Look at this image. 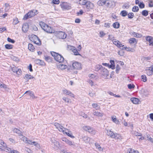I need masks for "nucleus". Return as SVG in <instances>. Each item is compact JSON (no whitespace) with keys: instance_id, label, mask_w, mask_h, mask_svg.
<instances>
[{"instance_id":"f257e3e1","label":"nucleus","mask_w":153,"mask_h":153,"mask_svg":"<svg viewBox=\"0 0 153 153\" xmlns=\"http://www.w3.org/2000/svg\"><path fill=\"white\" fill-rule=\"evenodd\" d=\"M39 25L42 29L47 33H54V30L52 28L44 22H40Z\"/></svg>"},{"instance_id":"f03ea898","label":"nucleus","mask_w":153,"mask_h":153,"mask_svg":"<svg viewBox=\"0 0 153 153\" xmlns=\"http://www.w3.org/2000/svg\"><path fill=\"white\" fill-rule=\"evenodd\" d=\"M51 54L55 60L59 63H62L64 61V59L60 54L54 52H51Z\"/></svg>"},{"instance_id":"7ed1b4c3","label":"nucleus","mask_w":153,"mask_h":153,"mask_svg":"<svg viewBox=\"0 0 153 153\" xmlns=\"http://www.w3.org/2000/svg\"><path fill=\"white\" fill-rule=\"evenodd\" d=\"M107 134L110 136L111 137L114 138L117 140L121 139L122 138L120 135L117 133L114 134V132L110 130H107Z\"/></svg>"},{"instance_id":"20e7f679","label":"nucleus","mask_w":153,"mask_h":153,"mask_svg":"<svg viewBox=\"0 0 153 153\" xmlns=\"http://www.w3.org/2000/svg\"><path fill=\"white\" fill-rule=\"evenodd\" d=\"M37 12V10H33L29 12L24 16L23 19L25 20L33 16L36 15Z\"/></svg>"},{"instance_id":"39448f33","label":"nucleus","mask_w":153,"mask_h":153,"mask_svg":"<svg viewBox=\"0 0 153 153\" xmlns=\"http://www.w3.org/2000/svg\"><path fill=\"white\" fill-rule=\"evenodd\" d=\"M30 39L31 41L36 44L39 45L41 44V42L40 39L36 35H32L30 38Z\"/></svg>"},{"instance_id":"423d86ee","label":"nucleus","mask_w":153,"mask_h":153,"mask_svg":"<svg viewBox=\"0 0 153 153\" xmlns=\"http://www.w3.org/2000/svg\"><path fill=\"white\" fill-rule=\"evenodd\" d=\"M60 5L63 10H68L71 8L70 4L67 2H62L60 3Z\"/></svg>"},{"instance_id":"0eeeda50","label":"nucleus","mask_w":153,"mask_h":153,"mask_svg":"<svg viewBox=\"0 0 153 153\" xmlns=\"http://www.w3.org/2000/svg\"><path fill=\"white\" fill-rule=\"evenodd\" d=\"M83 128L84 130L88 131L91 134H95L96 133V131L90 126H84Z\"/></svg>"},{"instance_id":"6e6552de","label":"nucleus","mask_w":153,"mask_h":153,"mask_svg":"<svg viewBox=\"0 0 153 153\" xmlns=\"http://www.w3.org/2000/svg\"><path fill=\"white\" fill-rule=\"evenodd\" d=\"M51 141L52 143V145H54L53 147L56 149H59L60 146L59 144V143L56 141L54 138H52L51 139Z\"/></svg>"},{"instance_id":"1a4fd4ad","label":"nucleus","mask_w":153,"mask_h":153,"mask_svg":"<svg viewBox=\"0 0 153 153\" xmlns=\"http://www.w3.org/2000/svg\"><path fill=\"white\" fill-rule=\"evenodd\" d=\"M72 65L74 69L79 70L82 69L81 64L78 62H74L72 63Z\"/></svg>"},{"instance_id":"9d476101","label":"nucleus","mask_w":153,"mask_h":153,"mask_svg":"<svg viewBox=\"0 0 153 153\" xmlns=\"http://www.w3.org/2000/svg\"><path fill=\"white\" fill-rule=\"evenodd\" d=\"M56 36L60 39H65L66 37V34L63 32L59 31L56 34Z\"/></svg>"},{"instance_id":"9b49d317","label":"nucleus","mask_w":153,"mask_h":153,"mask_svg":"<svg viewBox=\"0 0 153 153\" xmlns=\"http://www.w3.org/2000/svg\"><path fill=\"white\" fill-rule=\"evenodd\" d=\"M94 5L93 3L89 1H87L84 8L90 10L93 8Z\"/></svg>"},{"instance_id":"f8f14e48","label":"nucleus","mask_w":153,"mask_h":153,"mask_svg":"<svg viewBox=\"0 0 153 153\" xmlns=\"http://www.w3.org/2000/svg\"><path fill=\"white\" fill-rule=\"evenodd\" d=\"M54 125L56 128L58 129L60 131L62 132L63 133L64 132L65 128H64L62 126L60 125V124L55 123H54Z\"/></svg>"},{"instance_id":"ddd939ff","label":"nucleus","mask_w":153,"mask_h":153,"mask_svg":"<svg viewBox=\"0 0 153 153\" xmlns=\"http://www.w3.org/2000/svg\"><path fill=\"white\" fill-rule=\"evenodd\" d=\"M64 94H65L69 95L73 98L75 97V95L72 93L71 91L67 89H65L63 90Z\"/></svg>"},{"instance_id":"4468645a","label":"nucleus","mask_w":153,"mask_h":153,"mask_svg":"<svg viewBox=\"0 0 153 153\" xmlns=\"http://www.w3.org/2000/svg\"><path fill=\"white\" fill-rule=\"evenodd\" d=\"M22 140H23L25 143H28L29 144L31 145L33 141L32 140H28V138L25 137V136L23 137L22 138Z\"/></svg>"},{"instance_id":"2eb2a0df","label":"nucleus","mask_w":153,"mask_h":153,"mask_svg":"<svg viewBox=\"0 0 153 153\" xmlns=\"http://www.w3.org/2000/svg\"><path fill=\"white\" fill-rule=\"evenodd\" d=\"M147 41L149 42L150 45L153 46V38L151 36H147L146 37Z\"/></svg>"},{"instance_id":"dca6fc26","label":"nucleus","mask_w":153,"mask_h":153,"mask_svg":"<svg viewBox=\"0 0 153 153\" xmlns=\"http://www.w3.org/2000/svg\"><path fill=\"white\" fill-rule=\"evenodd\" d=\"M29 29V26L27 23L24 24L22 27V30L24 33L27 32Z\"/></svg>"},{"instance_id":"f3484780","label":"nucleus","mask_w":153,"mask_h":153,"mask_svg":"<svg viewBox=\"0 0 153 153\" xmlns=\"http://www.w3.org/2000/svg\"><path fill=\"white\" fill-rule=\"evenodd\" d=\"M101 73L102 75L106 76H108L109 74L108 70L105 68H103L102 70Z\"/></svg>"},{"instance_id":"a211bd4d","label":"nucleus","mask_w":153,"mask_h":153,"mask_svg":"<svg viewBox=\"0 0 153 153\" xmlns=\"http://www.w3.org/2000/svg\"><path fill=\"white\" fill-rule=\"evenodd\" d=\"M114 2L112 1L106 0L105 5L108 7H110L113 5Z\"/></svg>"},{"instance_id":"6ab92c4d","label":"nucleus","mask_w":153,"mask_h":153,"mask_svg":"<svg viewBox=\"0 0 153 153\" xmlns=\"http://www.w3.org/2000/svg\"><path fill=\"white\" fill-rule=\"evenodd\" d=\"M130 100L133 103L135 104H138L139 101V99L136 98H131Z\"/></svg>"},{"instance_id":"aec40b11","label":"nucleus","mask_w":153,"mask_h":153,"mask_svg":"<svg viewBox=\"0 0 153 153\" xmlns=\"http://www.w3.org/2000/svg\"><path fill=\"white\" fill-rule=\"evenodd\" d=\"M57 67L58 68L61 69V70H64L66 69L67 68V66L65 65L60 64L57 65Z\"/></svg>"},{"instance_id":"412c9836","label":"nucleus","mask_w":153,"mask_h":153,"mask_svg":"<svg viewBox=\"0 0 153 153\" xmlns=\"http://www.w3.org/2000/svg\"><path fill=\"white\" fill-rule=\"evenodd\" d=\"M103 113L98 111H94L93 113V114L95 116L102 117L103 115Z\"/></svg>"},{"instance_id":"4be33fe9","label":"nucleus","mask_w":153,"mask_h":153,"mask_svg":"<svg viewBox=\"0 0 153 153\" xmlns=\"http://www.w3.org/2000/svg\"><path fill=\"white\" fill-rule=\"evenodd\" d=\"M82 139L85 143H88L90 140V138L87 136L82 137Z\"/></svg>"},{"instance_id":"5701e85b","label":"nucleus","mask_w":153,"mask_h":153,"mask_svg":"<svg viewBox=\"0 0 153 153\" xmlns=\"http://www.w3.org/2000/svg\"><path fill=\"white\" fill-rule=\"evenodd\" d=\"M106 0H100L97 2V4L99 6H102L105 4Z\"/></svg>"},{"instance_id":"b1692460","label":"nucleus","mask_w":153,"mask_h":153,"mask_svg":"<svg viewBox=\"0 0 153 153\" xmlns=\"http://www.w3.org/2000/svg\"><path fill=\"white\" fill-rule=\"evenodd\" d=\"M110 62L111 63V65H109L108 67L109 68H111L112 69H114L115 68V66L114 65V60H111Z\"/></svg>"},{"instance_id":"393cba45","label":"nucleus","mask_w":153,"mask_h":153,"mask_svg":"<svg viewBox=\"0 0 153 153\" xmlns=\"http://www.w3.org/2000/svg\"><path fill=\"white\" fill-rule=\"evenodd\" d=\"M34 62L36 64H38L41 65H43L44 63L43 61L39 59L35 60H34Z\"/></svg>"},{"instance_id":"a878e982","label":"nucleus","mask_w":153,"mask_h":153,"mask_svg":"<svg viewBox=\"0 0 153 153\" xmlns=\"http://www.w3.org/2000/svg\"><path fill=\"white\" fill-rule=\"evenodd\" d=\"M28 49L31 51H33L35 49L34 46L31 44H29L28 45Z\"/></svg>"},{"instance_id":"bb28decb","label":"nucleus","mask_w":153,"mask_h":153,"mask_svg":"<svg viewBox=\"0 0 153 153\" xmlns=\"http://www.w3.org/2000/svg\"><path fill=\"white\" fill-rule=\"evenodd\" d=\"M132 34L133 36L136 37L140 38L142 36V35L141 34L134 32H132Z\"/></svg>"},{"instance_id":"cd10ccee","label":"nucleus","mask_w":153,"mask_h":153,"mask_svg":"<svg viewBox=\"0 0 153 153\" xmlns=\"http://www.w3.org/2000/svg\"><path fill=\"white\" fill-rule=\"evenodd\" d=\"M128 14V12L125 10H123L121 11L120 13V15L123 17H125Z\"/></svg>"},{"instance_id":"c85d7f7f","label":"nucleus","mask_w":153,"mask_h":153,"mask_svg":"<svg viewBox=\"0 0 153 153\" xmlns=\"http://www.w3.org/2000/svg\"><path fill=\"white\" fill-rule=\"evenodd\" d=\"M62 99L65 102L67 103H71L70 100L67 97H64L62 98Z\"/></svg>"},{"instance_id":"c756f323","label":"nucleus","mask_w":153,"mask_h":153,"mask_svg":"<svg viewBox=\"0 0 153 153\" xmlns=\"http://www.w3.org/2000/svg\"><path fill=\"white\" fill-rule=\"evenodd\" d=\"M120 24L118 22H116L113 24V26L115 28H118L119 27Z\"/></svg>"},{"instance_id":"7c9ffc66","label":"nucleus","mask_w":153,"mask_h":153,"mask_svg":"<svg viewBox=\"0 0 153 153\" xmlns=\"http://www.w3.org/2000/svg\"><path fill=\"white\" fill-rule=\"evenodd\" d=\"M118 47L122 50L126 49L127 48L124 45H123L122 44H121L120 42V43L119 44Z\"/></svg>"},{"instance_id":"2f4dec72","label":"nucleus","mask_w":153,"mask_h":153,"mask_svg":"<svg viewBox=\"0 0 153 153\" xmlns=\"http://www.w3.org/2000/svg\"><path fill=\"white\" fill-rule=\"evenodd\" d=\"M34 78L33 76H32L30 75L26 74L25 76L24 77L25 79H33Z\"/></svg>"},{"instance_id":"473e14b6","label":"nucleus","mask_w":153,"mask_h":153,"mask_svg":"<svg viewBox=\"0 0 153 153\" xmlns=\"http://www.w3.org/2000/svg\"><path fill=\"white\" fill-rule=\"evenodd\" d=\"M92 105L94 108H96V110H99L100 108L98 105L97 103H93Z\"/></svg>"},{"instance_id":"72a5a7b5","label":"nucleus","mask_w":153,"mask_h":153,"mask_svg":"<svg viewBox=\"0 0 153 153\" xmlns=\"http://www.w3.org/2000/svg\"><path fill=\"white\" fill-rule=\"evenodd\" d=\"M72 51L74 53V55H79L80 56H81V55L79 53L77 50L76 49H75L74 48L72 50Z\"/></svg>"},{"instance_id":"f704fd0d","label":"nucleus","mask_w":153,"mask_h":153,"mask_svg":"<svg viewBox=\"0 0 153 153\" xmlns=\"http://www.w3.org/2000/svg\"><path fill=\"white\" fill-rule=\"evenodd\" d=\"M87 1L86 0H79V2L80 4L83 5L85 7Z\"/></svg>"},{"instance_id":"c9c22d12","label":"nucleus","mask_w":153,"mask_h":153,"mask_svg":"<svg viewBox=\"0 0 153 153\" xmlns=\"http://www.w3.org/2000/svg\"><path fill=\"white\" fill-rule=\"evenodd\" d=\"M5 48L8 49H12L13 46L10 44H6L5 46Z\"/></svg>"},{"instance_id":"e433bc0d","label":"nucleus","mask_w":153,"mask_h":153,"mask_svg":"<svg viewBox=\"0 0 153 153\" xmlns=\"http://www.w3.org/2000/svg\"><path fill=\"white\" fill-rule=\"evenodd\" d=\"M5 11L7 12L10 8V5L9 4L5 3Z\"/></svg>"},{"instance_id":"4c0bfd02","label":"nucleus","mask_w":153,"mask_h":153,"mask_svg":"<svg viewBox=\"0 0 153 153\" xmlns=\"http://www.w3.org/2000/svg\"><path fill=\"white\" fill-rule=\"evenodd\" d=\"M113 42L114 44L117 46V47L118 46L119 43L120 42L119 41L115 39H113Z\"/></svg>"},{"instance_id":"58836bf2","label":"nucleus","mask_w":153,"mask_h":153,"mask_svg":"<svg viewBox=\"0 0 153 153\" xmlns=\"http://www.w3.org/2000/svg\"><path fill=\"white\" fill-rule=\"evenodd\" d=\"M142 15L145 16H147L148 14V11L146 10H143L142 12Z\"/></svg>"},{"instance_id":"ea45409f","label":"nucleus","mask_w":153,"mask_h":153,"mask_svg":"<svg viewBox=\"0 0 153 153\" xmlns=\"http://www.w3.org/2000/svg\"><path fill=\"white\" fill-rule=\"evenodd\" d=\"M139 9L138 6H135L133 7L132 11L134 12H137L139 10Z\"/></svg>"},{"instance_id":"a19ab883","label":"nucleus","mask_w":153,"mask_h":153,"mask_svg":"<svg viewBox=\"0 0 153 153\" xmlns=\"http://www.w3.org/2000/svg\"><path fill=\"white\" fill-rule=\"evenodd\" d=\"M79 115L80 116H81L85 118H87L88 117L87 115L84 112H80L79 113Z\"/></svg>"},{"instance_id":"79ce46f5","label":"nucleus","mask_w":153,"mask_h":153,"mask_svg":"<svg viewBox=\"0 0 153 153\" xmlns=\"http://www.w3.org/2000/svg\"><path fill=\"white\" fill-rule=\"evenodd\" d=\"M129 42L130 44L134 43L135 42H137L136 41V39L135 38H130L129 39Z\"/></svg>"},{"instance_id":"37998d69","label":"nucleus","mask_w":153,"mask_h":153,"mask_svg":"<svg viewBox=\"0 0 153 153\" xmlns=\"http://www.w3.org/2000/svg\"><path fill=\"white\" fill-rule=\"evenodd\" d=\"M111 118L113 122L116 124H118V123L119 122V120L117 119L116 117H112Z\"/></svg>"},{"instance_id":"c03bdc74","label":"nucleus","mask_w":153,"mask_h":153,"mask_svg":"<svg viewBox=\"0 0 153 153\" xmlns=\"http://www.w3.org/2000/svg\"><path fill=\"white\" fill-rule=\"evenodd\" d=\"M128 18L129 19H132L134 16V14L132 13H130L127 14Z\"/></svg>"},{"instance_id":"a18cd8bd","label":"nucleus","mask_w":153,"mask_h":153,"mask_svg":"<svg viewBox=\"0 0 153 153\" xmlns=\"http://www.w3.org/2000/svg\"><path fill=\"white\" fill-rule=\"evenodd\" d=\"M129 7L130 5H128V4L127 3H125L122 6V8L123 9H127Z\"/></svg>"},{"instance_id":"49530a36","label":"nucleus","mask_w":153,"mask_h":153,"mask_svg":"<svg viewBox=\"0 0 153 153\" xmlns=\"http://www.w3.org/2000/svg\"><path fill=\"white\" fill-rule=\"evenodd\" d=\"M103 68V67L101 65H97L96 66V69L97 71H98L99 70H100L101 68Z\"/></svg>"},{"instance_id":"de8ad7c7","label":"nucleus","mask_w":153,"mask_h":153,"mask_svg":"<svg viewBox=\"0 0 153 153\" xmlns=\"http://www.w3.org/2000/svg\"><path fill=\"white\" fill-rule=\"evenodd\" d=\"M31 145L35 146L38 148L40 147L39 144L37 142L35 141H33L32 143V144H31Z\"/></svg>"},{"instance_id":"09e8293b","label":"nucleus","mask_w":153,"mask_h":153,"mask_svg":"<svg viewBox=\"0 0 153 153\" xmlns=\"http://www.w3.org/2000/svg\"><path fill=\"white\" fill-rule=\"evenodd\" d=\"M143 94L146 97H147L149 95V92L147 90H145L143 91Z\"/></svg>"},{"instance_id":"8fccbe9b","label":"nucleus","mask_w":153,"mask_h":153,"mask_svg":"<svg viewBox=\"0 0 153 153\" xmlns=\"http://www.w3.org/2000/svg\"><path fill=\"white\" fill-rule=\"evenodd\" d=\"M142 79H143V81L144 82L146 81L147 79L146 76L145 75H142L141 76Z\"/></svg>"},{"instance_id":"3c124183","label":"nucleus","mask_w":153,"mask_h":153,"mask_svg":"<svg viewBox=\"0 0 153 153\" xmlns=\"http://www.w3.org/2000/svg\"><path fill=\"white\" fill-rule=\"evenodd\" d=\"M13 131L18 134H21V131L18 129L15 128L13 129Z\"/></svg>"},{"instance_id":"603ef678","label":"nucleus","mask_w":153,"mask_h":153,"mask_svg":"<svg viewBox=\"0 0 153 153\" xmlns=\"http://www.w3.org/2000/svg\"><path fill=\"white\" fill-rule=\"evenodd\" d=\"M148 70V69L146 68V73L148 75L150 76V75H151L152 74H153L152 73L151 71H150L149 70Z\"/></svg>"},{"instance_id":"864d4df0","label":"nucleus","mask_w":153,"mask_h":153,"mask_svg":"<svg viewBox=\"0 0 153 153\" xmlns=\"http://www.w3.org/2000/svg\"><path fill=\"white\" fill-rule=\"evenodd\" d=\"M139 7L140 8H144L145 7V5L143 3V2H140V3L138 4Z\"/></svg>"},{"instance_id":"5fc2aeb1","label":"nucleus","mask_w":153,"mask_h":153,"mask_svg":"<svg viewBox=\"0 0 153 153\" xmlns=\"http://www.w3.org/2000/svg\"><path fill=\"white\" fill-rule=\"evenodd\" d=\"M120 70V67L118 65H116V71L117 74H118L119 70Z\"/></svg>"},{"instance_id":"6e6d98bb","label":"nucleus","mask_w":153,"mask_h":153,"mask_svg":"<svg viewBox=\"0 0 153 153\" xmlns=\"http://www.w3.org/2000/svg\"><path fill=\"white\" fill-rule=\"evenodd\" d=\"M133 134L136 136H141L142 135V134L141 133L138 132L136 131H134Z\"/></svg>"},{"instance_id":"4d7b16f0","label":"nucleus","mask_w":153,"mask_h":153,"mask_svg":"<svg viewBox=\"0 0 153 153\" xmlns=\"http://www.w3.org/2000/svg\"><path fill=\"white\" fill-rule=\"evenodd\" d=\"M22 71L21 69H18L16 73L18 75H21L22 74Z\"/></svg>"},{"instance_id":"13d9d810","label":"nucleus","mask_w":153,"mask_h":153,"mask_svg":"<svg viewBox=\"0 0 153 153\" xmlns=\"http://www.w3.org/2000/svg\"><path fill=\"white\" fill-rule=\"evenodd\" d=\"M128 88L130 89H131L134 88L135 86L133 84H129L128 85Z\"/></svg>"},{"instance_id":"bf43d9fd","label":"nucleus","mask_w":153,"mask_h":153,"mask_svg":"<svg viewBox=\"0 0 153 153\" xmlns=\"http://www.w3.org/2000/svg\"><path fill=\"white\" fill-rule=\"evenodd\" d=\"M18 69V68H16L15 66H13L12 68V70L13 72L14 73H16Z\"/></svg>"},{"instance_id":"052dcab7","label":"nucleus","mask_w":153,"mask_h":153,"mask_svg":"<svg viewBox=\"0 0 153 153\" xmlns=\"http://www.w3.org/2000/svg\"><path fill=\"white\" fill-rule=\"evenodd\" d=\"M95 145L96 148H97L99 150H101V147L100 146V145L98 144V143H95Z\"/></svg>"},{"instance_id":"680f3d73","label":"nucleus","mask_w":153,"mask_h":153,"mask_svg":"<svg viewBox=\"0 0 153 153\" xmlns=\"http://www.w3.org/2000/svg\"><path fill=\"white\" fill-rule=\"evenodd\" d=\"M11 58L13 60L15 61H19V60L18 58L17 57H16L14 56H13L11 57Z\"/></svg>"},{"instance_id":"e2e57ef3","label":"nucleus","mask_w":153,"mask_h":153,"mask_svg":"<svg viewBox=\"0 0 153 153\" xmlns=\"http://www.w3.org/2000/svg\"><path fill=\"white\" fill-rule=\"evenodd\" d=\"M0 87L1 88H7V86L3 83H0Z\"/></svg>"},{"instance_id":"0e129e2a","label":"nucleus","mask_w":153,"mask_h":153,"mask_svg":"<svg viewBox=\"0 0 153 153\" xmlns=\"http://www.w3.org/2000/svg\"><path fill=\"white\" fill-rule=\"evenodd\" d=\"M66 143L69 145H74V142H72V141H69V140Z\"/></svg>"},{"instance_id":"69168bd1","label":"nucleus","mask_w":153,"mask_h":153,"mask_svg":"<svg viewBox=\"0 0 153 153\" xmlns=\"http://www.w3.org/2000/svg\"><path fill=\"white\" fill-rule=\"evenodd\" d=\"M7 41L9 42H10L12 43H14L15 42V41L12 39H11L10 38L8 37L7 39Z\"/></svg>"},{"instance_id":"338daca9","label":"nucleus","mask_w":153,"mask_h":153,"mask_svg":"<svg viewBox=\"0 0 153 153\" xmlns=\"http://www.w3.org/2000/svg\"><path fill=\"white\" fill-rule=\"evenodd\" d=\"M129 153H139L137 151H136L134 149H131L129 152Z\"/></svg>"},{"instance_id":"774afa93","label":"nucleus","mask_w":153,"mask_h":153,"mask_svg":"<svg viewBox=\"0 0 153 153\" xmlns=\"http://www.w3.org/2000/svg\"><path fill=\"white\" fill-rule=\"evenodd\" d=\"M147 69H148V70H149L153 74V65L151 66L150 67L147 68Z\"/></svg>"}]
</instances>
